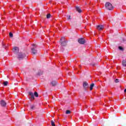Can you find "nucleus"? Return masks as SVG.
<instances>
[{"mask_svg": "<svg viewBox=\"0 0 126 126\" xmlns=\"http://www.w3.org/2000/svg\"><path fill=\"white\" fill-rule=\"evenodd\" d=\"M105 7L107 9H108V10H112V9H114V6H113L112 3L109 2L105 3Z\"/></svg>", "mask_w": 126, "mask_h": 126, "instance_id": "1", "label": "nucleus"}, {"mask_svg": "<svg viewBox=\"0 0 126 126\" xmlns=\"http://www.w3.org/2000/svg\"><path fill=\"white\" fill-rule=\"evenodd\" d=\"M26 57L25 53H23L22 52H19L18 53V60H23L24 58Z\"/></svg>", "mask_w": 126, "mask_h": 126, "instance_id": "2", "label": "nucleus"}, {"mask_svg": "<svg viewBox=\"0 0 126 126\" xmlns=\"http://www.w3.org/2000/svg\"><path fill=\"white\" fill-rule=\"evenodd\" d=\"M60 43L61 45L63 46H66V41L64 37H62L61 39H60Z\"/></svg>", "mask_w": 126, "mask_h": 126, "instance_id": "3", "label": "nucleus"}, {"mask_svg": "<svg viewBox=\"0 0 126 126\" xmlns=\"http://www.w3.org/2000/svg\"><path fill=\"white\" fill-rule=\"evenodd\" d=\"M29 97L31 99V100H34L35 97L34 96V94L32 92L29 93Z\"/></svg>", "mask_w": 126, "mask_h": 126, "instance_id": "4", "label": "nucleus"}, {"mask_svg": "<svg viewBox=\"0 0 126 126\" xmlns=\"http://www.w3.org/2000/svg\"><path fill=\"white\" fill-rule=\"evenodd\" d=\"M78 43H79V44L83 45V44H85V39H84V38H79Z\"/></svg>", "mask_w": 126, "mask_h": 126, "instance_id": "5", "label": "nucleus"}, {"mask_svg": "<svg viewBox=\"0 0 126 126\" xmlns=\"http://www.w3.org/2000/svg\"><path fill=\"white\" fill-rule=\"evenodd\" d=\"M96 28L97 30H103V29H104V26L99 25L97 26Z\"/></svg>", "mask_w": 126, "mask_h": 126, "instance_id": "6", "label": "nucleus"}, {"mask_svg": "<svg viewBox=\"0 0 126 126\" xmlns=\"http://www.w3.org/2000/svg\"><path fill=\"white\" fill-rule=\"evenodd\" d=\"M0 103L2 107H5L6 106V102L3 100H1Z\"/></svg>", "mask_w": 126, "mask_h": 126, "instance_id": "7", "label": "nucleus"}, {"mask_svg": "<svg viewBox=\"0 0 126 126\" xmlns=\"http://www.w3.org/2000/svg\"><path fill=\"white\" fill-rule=\"evenodd\" d=\"M13 51L14 53H18L19 52V49L17 47H14L13 48Z\"/></svg>", "mask_w": 126, "mask_h": 126, "instance_id": "8", "label": "nucleus"}, {"mask_svg": "<svg viewBox=\"0 0 126 126\" xmlns=\"http://www.w3.org/2000/svg\"><path fill=\"white\" fill-rule=\"evenodd\" d=\"M32 54H33V55H36L37 54V50L35 48H32Z\"/></svg>", "mask_w": 126, "mask_h": 126, "instance_id": "9", "label": "nucleus"}, {"mask_svg": "<svg viewBox=\"0 0 126 126\" xmlns=\"http://www.w3.org/2000/svg\"><path fill=\"white\" fill-rule=\"evenodd\" d=\"M83 87L84 88H85V89H87V88H88V83L86 82H84L83 83Z\"/></svg>", "mask_w": 126, "mask_h": 126, "instance_id": "10", "label": "nucleus"}, {"mask_svg": "<svg viewBox=\"0 0 126 126\" xmlns=\"http://www.w3.org/2000/svg\"><path fill=\"white\" fill-rule=\"evenodd\" d=\"M76 10L79 13H81V12H82V10H81V9L79 6H76Z\"/></svg>", "mask_w": 126, "mask_h": 126, "instance_id": "11", "label": "nucleus"}, {"mask_svg": "<svg viewBox=\"0 0 126 126\" xmlns=\"http://www.w3.org/2000/svg\"><path fill=\"white\" fill-rule=\"evenodd\" d=\"M2 46L4 49H6L8 47V44H6L2 42Z\"/></svg>", "mask_w": 126, "mask_h": 126, "instance_id": "12", "label": "nucleus"}, {"mask_svg": "<svg viewBox=\"0 0 126 126\" xmlns=\"http://www.w3.org/2000/svg\"><path fill=\"white\" fill-rule=\"evenodd\" d=\"M122 65L123 66H126V61L125 60L122 61Z\"/></svg>", "mask_w": 126, "mask_h": 126, "instance_id": "13", "label": "nucleus"}, {"mask_svg": "<svg viewBox=\"0 0 126 126\" xmlns=\"http://www.w3.org/2000/svg\"><path fill=\"white\" fill-rule=\"evenodd\" d=\"M51 84H52V86H56V85H57V81H53L51 82Z\"/></svg>", "mask_w": 126, "mask_h": 126, "instance_id": "14", "label": "nucleus"}, {"mask_svg": "<svg viewBox=\"0 0 126 126\" xmlns=\"http://www.w3.org/2000/svg\"><path fill=\"white\" fill-rule=\"evenodd\" d=\"M118 49L119 50H120V51H122V52H124V51H125V49H124L123 47L122 46H119Z\"/></svg>", "mask_w": 126, "mask_h": 126, "instance_id": "15", "label": "nucleus"}, {"mask_svg": "<svg viewBox=\"0 0 126 126\" xmlns=\"http://www.w3.org/2000/svg\"><path fill=\"white\" fill-rule=\"evenodd\" d=\"M94 83H92V84H91L90 86V90H92V89H93V87H94Z\"/></svg>", "mask_w": 126, "mask_h": 126, "instance_id": "16", "label": "nucleus"}, {"mask_svg": "<svg viewBox=\"0 0 126 126\" xmlns=\"http://www.w3.org/2000/svg\"><path fill=\"white\" fill-rule=\"evenodd\" d=\"M52 17V15H51V14H47L46 15V18H47V19H49V18H51Z\"/></svg>", "mask_w": 126, "mask_h": 126, "instance_id": "17", "label": "nucleus"}, {"mask_svg": "<svg viewBox=\"0 0 126 126\" xmlns=\"http://www.w3.org/2000/svg\"><path fill=\"white\" fill-rule=\"evenodd\" d=\"M33 95L34 96H35V97H39V94H38V93H37V92H35Z\"/></svg>", "mask_w": 126, "mask_h": 126, "instance_id": "18", "label": "nucleus"}, {"mask_svg": "<svg viewBox=\"0 0 126 126\" xmlns=\"http://www.w3.org/2000/svg\"><path fill=\"white\" fill-rule=\"evenodd\" d=\"M35 109V105H32L31 106V110L32 111V110H34Z\"/></svg>", "mask_w": 126, "mask_h": 126, "instance_id": "19", "label": "nucleus"}, {"mask_svg": "<svg viewBox=\"0 0 126 126\" xmlns=\"http://www.w3.org/2000/svg\"><path fill=\"white\" fill-rule=\"evenodd\" d=\"M7 84H8V82L7 81L4 82L3 83L4 86H7Z\"/></svg>", "mask_w": 126, "mask_h": 126, "instance_id": "20", "label": "nucleus"}, {"mask_svg": "<svg viewBox=\"0 0 126 126\" xmlns=\"http://www.w3.org/2000/svg\"><path fill=\"white\" fill-rule=\"evenodd\" d=\"M38 75H42L43 74V71H39L38 72Z\"/></svg>", "mask_w": 126, "mask_h": 126, "instance_id": "21", "label": "nucleus"}, {"mask_svg": "<svg viewBox=\"0 0 126 126\" xmlns=\"http://www.w3.org/2000/svg\"><path fill=\"white\" fill-rule=\"evenodd\" d=\"M51 126H56V124H55V122L53 120L51 121Z\"/></svg>", "mask_w": 126, "mask_h": 126, "instance_id": "22", "label": "nucleus"}, {"mask_svg": "<svg viewBox=\"0 0 126 126\" xmlns=\"http://www.w3.org/2000/svg\"><path fill=\"white\" fill-rule=\"evenodd\" d=\"M9 36L12 38L13 37V34L12 32L9 33Z\"/></svg>", "mask_w": 126, "mask_h": 126, "instance_id": "23", "label": "nucleus"}, {"mask_svg": "<svg viewBox=\"0 0 126 126\" xmlns=\"http://www.w3.org/2000/svg\"><path fill=\"white\" fill-rule=\"evenodd\" d=\"M67 19L68 20H71V18L70 17V16H67Z\"/></svg>", "mask_w": 126, "mask_h": 126, "instance_id": "24", "label": "nucleus"}, {"mask_svg": "<svg viewBox=\"0 0 126 126\" xmlns=\"http://www.w3.org/2000/svg\"><path fill=\"white\" fill-rule=\"evenodd\" d=\"M66 115H67L68 114H70V110H66Z\"/></svg>", "mask_w": 126, "mask_h": 126, "instance_id": "25", "label": "nucleus"}, {"mask_svg": "<svg viewBox=\"0 0 126 126\" xmlns=\"http://www.w3.org/2000/svg\"><path fill=\"white\" fill-rule=\"evenodd\" d=\"M119 82V79H116L115 80V83H118Z\"/></svg>", "mask_w": 126, "mask_h": 126, "instance_id": "26", "label": "nucleus"}, {"mask_svg": "<svg viewBox=\"0 0 126 126\" xmlns=\"http://www.w3.org/2000/svg\"><path fill=\"white\" fill-rule=\"evenodd\" d=\"M32 46L33 47H35V46H36V45H35V44H32Z\"/></svg>", "mask_w": 126, "mask_h": 126, "instance_id": "27", "label": "nucleus"}, {"mask_svg": "<svg viewBox=\"0 0 126 126\" xmlns=\"http://www.w3.org/2000/svg\"><path fill=\"white\" fill-rule=\"evenodd\" d=\"M124 92H125V93H126V89H125L124 90Z\"/></svg>", "mask_w": 126, "mask_h": 126, "instance_id": "28", "label": "nucleus"}, {"mask_svg": "<svg viewBox=\"0 0 126 126\" xmlns=\"http://www.w3.org/2000/svg\"><path fill=\"white\" fill-rule=\"evenodd\" d=\"M92 65L93 66H95V64H93Z\"/></svg>", "mask_w": 126, "mask_h": 126, "instance_id": "29", "label": "nucleus"}]
</instances>
